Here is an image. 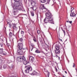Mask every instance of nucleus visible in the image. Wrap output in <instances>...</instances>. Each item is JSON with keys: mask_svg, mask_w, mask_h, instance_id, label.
<instances>
[{"mask_svg": "<svg viewBox=\"0 0 77 77\" xmlns=\"http://www.w3.org/2000/svg\"><path fill=\"white\" fill-rule=\"evenodd\" d=\"M22 2L21 1H20V2H15V3L14 6L13 7L14 9L13 11V13L14 15H16L17 14L18 12V10L17 9V8L21 5Z\"/></svg>", "mask_w": 77, "mask_h": 77, "instance_id": "nucleus-1", "label": "nucleus"}, {"mask_svg": "<svg viewBox=\"0 0 77 77\" xmlns=\"http://www.w3.org/2000/svg\"><path fill=\"white\" fill-rule=\"evenodd\" d=\"M25 72L26 73V74H28V73H30L31 71H32V68L30 65H26L25 66Z\"/></svg>", "mask_w": 77, "mask_h": 77, "instance_id": "nucleus-2", "label": "nucleus"}, {"mask_svg": "<svg viewBox=\"0 0 77 77\" xmlns=\"http://www.w3.org/2000/svg\"><path fill=\"white\" fill-rule=\"evenodd\" d=\"M44 22L45 23H51V24H54V22L53 21V20L51 19V20L50 19V18L48 17H46L45 19L44 20Z\"/></svg>", "mask_w": 77, "mask_h": 77, "instance_id": "nucleus-3", "label": "nucleus"}, {"mask_svg": "<svg viewBox=\"0 0 77 77\" xmlns=\"http://www.w3.org/2000/svg\"><path fill=\"white\" fill-rule=\"evenodd\" d=\"M45 15L46 17H48V18H49L50 20H51V19H53V17H52V16H53V15L51 12H48L46 13Z\"/></svg>", "mask_w": 77, "mask_h": 77, "instance_id": "nucleus-4", "label": "nucleus"}, {"mask_svg": "<svg viewBox=\"0 0 77 77\" xmlns=\"http://www.w3.org/2000/svg\"><path fill=\"white\" fill-rule=\"evenodd\" d=\"M24 56H20L19 57L17 58V60L18 61V62H22L23 61V59L24 58Z\"/></svg>", "mask_w": 77, "mask_h": 77, "instance_id": "nucleus-5", "label": "nucleus"}, {"mask_svg": "<svg viewBox=\"0 0 77 77\" xmlns=\"http://www.w3.org/2000/svg\"><path fill=\"white\" fill-rule=\"evenodd\" d=\"M17 47V49H24L23 48V43H19Z\"/></svg>", "mask_w": 77, "mask_h": 77, "instance_id": "nucleus-6", "label": "nucleus"}, {"mask_svg": "<svg viewBox=\"0 0 77 77\" xmlns=\"http://www.w3.org/2000/svg\"><path fill=\"white\" fill-rule=\"evenodd\" d=\"M23 50H24V49H17V51L18 54L20 55H22L23 54Z\"/></svg>", "mask_w": 77, "mask_h": 77, "instance_id": "nucleus-7", "label": "nucleus"}, {"mask_svg": "<svg viewBox=\"0 0 77 77\" xmlns=\"http://www.w3.org/2000/svg\"><path fill=\"white\" fill-rule=\"evenodd\" d=\"M28 58L29 59V60L31 61V62L33 63L35 60V58L32 56H28Z\"/></svg>", "mask_w": 77, "mask_h": 77, "instance_id": "nucleus-8", "label": "nucleus"}, {"mask_svg": "<svg viewBox=\"0 0 77 77\" xmlns=\"http://www.w3.org/2000/svg\"><path fill=\"white\" fill-rule=\"evenodd\" d=\"M23 59V64H24V65H27V64L28 63L26 61V58L25 57Z\"/></svg>", "mask_w": 77, "mask_h": 77, "instance_id": "nucleus-9", "label": "nucleus"}, {"mask_svg": "<svg viewBox=\"0 0 77 77\" xmlns=\"http://www.w3.org/2000/svg\"><path fill=\"white\" fill-rule=\"evenodd\" d=\"M17 10H18H18L19 11H21V10H22V9H23V7L20 5L19 7H17Z\"/></svg>", "mask_w": 77, "mask_h": 77, "instance_id": "nucleus-10", "label": "nucleus"}, {"mask_svg": "<svg viewBox=\"0 0 77 77\" xmlns=\"http://www.w3.org/2000/svg\"><path fill=\"white\" fill-rule=\"evenodd\" d=\"M31 5H32V6H35V4H36L35 2L33 1H31Z\"/></svg>", "mask_w": 77, "mask_h": 77, "instance_id": "nucleus-11", "label": "nucleus"}, {"mask_svg": "<svg viewBox=\"0 0 77 77\" xmlns=\"http://www.w3.org/2000/svg\"><path fill=\"white\" fill-rule=\"evenodd\" d=\"M31 47H30V49H31V51H32V50L34 48V45L32 43L31 44H30Z\"/></svg>", "mask_w": 77, "mask_h": 77, "instance_id": "nucleus-12", "label": "nucleus"}, {"mask_svg": "<svg viewBox=\"0 0 77 77\" xmlns=\"http://www.w3.org/2000/svg\"><path fill=\"white\" fill-rule=\"evenodd\" d=\"M12 27L14 30H16L17 29V27H16V25L15 24H13Z\"/></svg>", "mask_w": 77, "mask_h": 77, "instance_id": "nucleus-13", "label": "nucleus"}, {"mask_svg": "<svg viewBox=\"0 0 77 77\" xmlns=\"http://www.w3.org/2000/svg\"><path fill=\"white\" fill-rule=\"evenodd\" d=\"M55 53L56 54H59L60 53V50H55Z\"/></svg>", "mask_w": 77, "mask_h": 77, "instance_id": "nucleus-14", "label": "nucleus"}, {"mask_svg": "<svg viewBox=\"0 0 77 77\" xmlns=\"http://www.w3.org/2000/svg\"><path fill=\"white\" fill-rule=\"evenodd\" d=\"M70 16L71 17H74L75 16V14L73 13H71L70 14Z\"/></svg>", "mask_w": 77, "mask_h": 77, "instance_id": "nucleus-15", "label": "nucleus"}, {"mask_svg": "<svg viewBox=\"0 0 77 77\" xmlns=\"http://www.w3.org/2000/svg\"><path fill=\"white\" fill-rule=\"evenodd\" d=\"M35 52L36 53H41V52L38 49H37L35 51Z\"/></svg>", "mask_w": 77, "mask_h": 77, "instance_id": "nucleus-16", "label": "nucleus"}, {"mask_svg": "<svg viewBox=\"0 0 77 77\" xmlns=\"http://www.w3.org/2000/svg\"><path fill=\"white\" fill-rule=\"evenodd\" d=\"M55 49H56V50H59V49H60V47L59 46H55Z\"/></svg>", "mask_w": 77, "mask_h": 77, "instance_id": "nucleus-17", "label": "nucleus"}, {"mask_svg": "<svg viewBox=\"0 0 77 77\" xmlns=\"http://www.w3.org/2000/svg\"><path fill=\"white\" fill-rule=\"evenodd\" d=\"M12 36H13V34L12 32H10L9 34V36L10 38H11Z\"/></svg>", "mask_w": 77, "mask_h": 77, "instance_id": "nucleus-18", "label": "nucleus"}, {"mask_svg": "<svg viewBox=\"0 0 77 77\" xmlns=\"http://www.w3.org/2000/svg\"><path fill=\"white\" fill-rule=\"evenodd\" d=\"M30 12L31 14V16H32V17H33V16H34V13H33V12L32 11H30Z\"/></svg>", "mask_w": 77, "mask_h": 77, "instance_id": "nucleus-19", "label": "nucleus"}, {"mask_svg": "<svg viewBox=\"0 0 77 77\" xmlns=\"http://www.w3.org/2000/svg\"><path fill=\"white\" fill-rule=\"evenodd\" d=\"M42 9H45L46 11H47V9L45 7H44V5H42Z\"/></svg>", "mask_w": 77, "mask_h": 77, "instance_id": "nucleus-20", "label": "nucleus"}, {"mask_svg": "<svg viewBox=\"0 0 77 77\" xmlns=\"http://www.w3.org/2000/svg\"><path fill=\"white\" fill-rule=\"evenodd\" d=\"M19 41H20L21 42H23V38H20Z\"/></svg>", "mask_w": 77, "mask_h": 77, "instance_id": "nucleus-21", "label": "nucleus"}, {"mask_svg": "<svg viewBox=\"0 0 77 77\" xmlns=\"http://www.w3.org/2000/svg\"><path fill=\"white\" fill-rule=\"evenodd\" d=\"M37 72H36L34 71L32 73H31V75H35V74H36Z\"/></svg>", "mask_w": 77, "mask_h": 77, "instance_id": "nucleus-22", "label": "nucleus"}, {"mask_svg": "<svg viewBox=\"0 0 77 77\" xmlns=\"http://www.w3.org/2000/svg\"><path fill=\"white\" fill-rule=\"evenodd\" d=\"M8 68V66L6 65H4L3 66V68L4 69H6V68Z\"/></svg>", "mask_w": 77, "mask_h": 77, "instance_id": "nucleus-23", "label": "nucleus"}, {"mask_svg": "<svg viewBox=\"0 0 77 77\" xmlns=\"http://www.w3.org/2000/svg\"><path fill=\"white\" fill-rule=\"evenodd\" d=\"M14 2H15V3H17L20 2V1H21L20 0H14Z\"/></svg>", "mask_w": 77, "mask_h": 77, "instance_id": "nucleus-24", "label": "nucleus"}, {"mask_svg": "<svg viewBox=\"0 0 77 77\" xmlns=\"http://www.w3.org/2000/svg\"><path fill=\"white\" fill-rule=\"evenodd\" d=\"M40 2L41 3H45L46 1V0H41Z\"/></svg>", "mask_w": 77, "mask_h": 77, "instance_id": "nucleus-25", "label": "nucleus"}, {"mask_svg": "<svg viewBox=\"0 0 77 77\" xmlns=\"http://www.w3.org/2000/svg\"><path fill=\"white\" fill-rule=\"evenodd\" d=\"M3 48L0 49V54L3 53Z\"/></svg>", "mask_w": 77, "mask_h": 77, "instance_id": "nucleus-26", "label": "nucleus"}, {"mask_svg": "<svg viewBox=\"0 0 77 77\" xmlns=\"http://www.w3.org/2000/svg\"><path fill=\"white\" fill-rule=\"evenodd\" d=\"M7 24H9L11 23V22H10V21L9 20H7Z\"/></svg>", "mask_w": 77, "mask_h": 77, "instance_id": "nucleus-27", "label": "nucleus"}, {"mask_svg": "<svg viewBox=\"0 0 77 77\" xmlns=\"http://www.w3.org/2000/svg\"><path fill=\"white\" fill-rule=\"evenodd\" d=\"M33 40L34 42H37V40H36V38L35 37H33Z\"/></svg>", "mask_w": 77, "mask_h": 77, "instance_id": "nucleus-28", "label": "nucleus"}, {"mask_svg": "<svg viewBox=\"0 0 77 77\" xmlns=\"http://www.w3.org/2000/svg\"><path fill=\"white\" fill-rule=\"evenodd\" d=\"M4 45V43H0V46H1V47H2Z\"/></svg>", "mask_w": 77, "mask_h": 77, "instance_id": "nucleus-29", "label": "nucleus"}, {"mask_svg": "<svg viewBox=\"0 0 77 77\" xmlns=\"http://www.w3.org/2000/svg\"><path fill=\"white\" fill-rule=\"evenodd\" d=\"M49 75H50V72H48V73L47 74V75L46 76V77H49Z\"/></svg>", "mask_w": 77, "mask_h": 77, "instance_id": "nucleus-30", "label": "nucleus"}, {"mask_svg": "<svg viewBox=\"0 0 77 77\" xmlns=\"http://www.w3.org/2000/svg\"><path fill=\"white\" fill-rule=\"evenodd\" d=\"M33 10V11H36V7L35 6L34 7Z\"/></svg>", "mask_w": 77, "mask_h": 77, "instance_id": "nucleus-31", "label": "nucleus"}, {"mask_svg": "<svg viewBox=\"0 0 77 77\" xmlns=\"http://www.w3.org/2000/svg\"><path fill=\"white\" fill-rule=\"evenodd\" d=\"M40 31L39 30H38L37 31V33L38 34V35H39V33H40Z\"/></svg>", "mask_w": 77, "mask_h": 77, "instance_id": "nucleus-32", "label": "nucleus"}, {"mask_svg": "<svg viewBox=\"0 0 77 77\" xmlns=\"http://www.w3.org/2000/svg\"><path fill=\"white\" fill-rule=\"evenodd\" d=\"M8 25L9 26V27L11 28V27H12V25H11V24L10 23L9 24H8Z\"/></svg>", "mask_w": 77, "mask_h": 77, "instance_id": "nucleus-33", "label": "nucleus"}, {"mask_svg": "<svg viewBox=\"0 0 77 77\" xmlns=\"http://www.w3.org/2000/svg\"><path fill=\"white\" fill-rule=\"evenodd\" d=\"M74 9V8L73 7H72L71 8V12H72V11H73V10Z\"/></svg>", "mask_w": 77, "mask_h": 77, "instance_id": "nucleus-34", "label": "nucleus"}, {"mask_svg": "<svg viewBox=\"0 0 77 77\" xmlns=\"http://www.w3.org/2000/svg\"><path fill=\"white\" fill-rule=\"evenodd\" d=\"M75 63H73L72 67H73V68H74L75 67Z\"/></svg>", "mask_w": 77, "mask_h": 77, "instance_id": "nucleus-35", "label": "nucleus"}, {"mask_svg": "<svg viewBox=\"0 0 77 77\" xmlns=\"http://www.w3.org/2000/svg\"><path fill=\"white\" fill-rule=\"evenodd\" d=\"M50 0H47V3L48 4H49V3H50Z\"/></svg>", "mask_w": 77, "mask_h": 77, "instance_id": "nucleus-36", "label": "nucleus"}, {"mask_svg": "<svg viewBox=\"0 0 77 77\" xmlns=\"http://www.w3.org/2000/svg\"><path fill=\"white\" fill-rule=\"evenodd\" d=\"M62 30L63 31L64 35H65V30H63V29H62Z\"/></svg>", "mask_w": 77, "mask_h": 77, "instance_id": "nucleus-37", "label": "nucleus"}, {"mask_svg": "<svg viewBox=\"0 0 77 77\" xmlns=\"http://www.w3.org/2000/svg\"><path fill=\"white\" fill-rule=\"evenodd\" d=\"M3 62V60H2L0 59V64H1L2 62Z\"/></svg>", "mask_w": 77, "mask_h": 77, "instance_id": "nucleus-38", "label": "nucleus"}, {"mask_svg": "<svg viewBox=\"0 0 77 77\" xmlns=\"http://www.w3.org/2000/svg\"><path fill=\"white\" fill-rule=\"evenodd\" d=\"M24 31H21V34H24Z\"/></svg>", "mask_w": 77, "mask_h": 77, "instance_id": "nucleus-39", "label": "nucleus"}, {"mask_svg": "<svg viewBox=\"0 0 77 77\" xmlns=\"http://www.w3.org/2000/svg\"><path fill=\"white\" fill-rule=\"evenodd\" d=\"M45 37H44V38H43V40L44 41V42L45 43Z\"/></svg>", "mask_w": 77, "mask_h": 77, "instance_id": "nucleus-40", "label": "nucleus"}, {"mask_svg": "<svg viewBox=\"0 0 77 77\" xmlns=\"http://www.w3.org/2000/svg\"><path fill=\"white\" fill-rule=\"evenodd\" d=\"M55 69L56 70V72H57V71H58V70H57V68L56 67H55Z\"/></svg>", "mask_w": 77, "mask_h": 77, "instance_id": "nucleus-41", "label": "nucleus"}, {"mask_svg": "<svg viewBox=\"0 0 77 77\" xmlns=\"http://www.w3.org/2000/svg\"><path fill=\"white\" fill-rule=\"evenodd\" d=\"M6 53L5 52V53H3V55H4L5 56V55H6Z\"/></svg>", "mask_w": 77, "mask_h": 77, "instance_id": "nucleus-42", "label": "nucleus"}, {"mask_svg": "<svg viewBox=\"0 0 77 77\" xmlns=\"http://www.w3.org/2000/svg\"><path fill=\"white\" fill-rule=\"evenodd\" d=\"M69 22L70 24H72V21H69Z\"/></svg>", "mask_w": 77, "mask_h": 77, "instance_id": "nucleus-43", "label": "nucleus"}, {"mask_svg": "<svg viewBox=\"0 0 77 77\" xmlns=\"http://www.w3.org/2000/svg\"><path fill=\"white\" fill-rule=\"evenodd\" d=\"M30 8H31V9H33H33H34V7H30Z\"/></svg>", "mask_w": 77, "mask_h": 77, "instance_id": "nucleus-44", "label": "nucleus"}, {"mask_svg": "<svg viewBox=\"0 0 77 77\" xmlns=\"http://www.w3.org/2000/svg\"><path fill=\"white\" fill-rule=\"evenodd\" d=\"M7 45L8 47H9V44H7Z\"/></svg>", "mask_w": 77, "mask_h": 77, "instance_id": "nucleus-45", "label": "nucleus"}, {"mask_svg": "<svg viewBox=\"0 0 77 77\" xmlns=\"http://www.w3.org/2000/svg\"><path fill=\"white\" fill-rule=\"evenodd\" d=\"M42 45L43 46H44V43H42Z\"/></svg>", "mask_w": 77, "mask_h": 77, "instance_id": "nucleus-46", "label": "nucleus"}, {"mask_svg": "<svg viewBox=\"0 0 77 77\" xmlns=\"http://www.w3.org/2000/svg\"><path fill=\"white\" fill-rule=\"evenodd\" d=\"M13 60H14V61H11V62H14V61H15V60L14 59H13Z\"/></svg>", "mask_w": 77, "mask_h": 77, "instance_id": "nucleus-47", "label": "nucleus"}, {"mask_svg": "<svg viewBox=\"0 0 77 77\" xmlns=\"http://www.w3.org/2000/svg\"><path fill=\"white\" fill-rule=\"evenodd\" d=\"M57 57H58V58L59 59V60H60V57H59L58 56H57Z\"/></svg>", "mask_w": 77, "mask_h": 77, "instance_id": "nucleus-48", "label": "nucleus"}, {"mask_svg": "<svg viewBox=\"0 0 77 77\" xmlns=\"http://www.w3.org/2000/svg\"><path fill=\"white\" fill-rule=\"evenodd\" d=\"M65 72L66 73V74H67V72L66 71H65Z\"/></svg>", "mask_w": 77, "mask_h": 77, "instance_id": "nucleus-49", "label": "nucleus"}, {"mask_svg": "<svg viewBox=\"0 0 77 77\" xmlns=\"http://www.w3.org/2000/svg\"><path fill=\"white\" fill-rule=\"evenodd\" d=\"M60 41H62V39H60Z\"/></svg>", "mask_w": 77, "mask_h": 77, "instance_id": "nucleus-50", "label": "nucleus"}, {"mask_svg": "<svg viewBox=\"0 0 77 77\" xmlns=\"http://www.w3.org/2000/svg\"><path fill=\"white\" fill-rule=\"evenodd\" d=\"M47 45H46V44H45V48H46V46Z\"/></svg>", "mask_w": 77, "mask_h": 77, "instance_id": "nucleus-51", "label": "nucleus"}, {"mask_svg": "<svg viewBox=\"0 0 77 77\" xmlns=\"http://www.w3.org/2000/svg\"><path fill=\"white\" fill-rule=\"evenodd\" d=\"M11 77H17L13 76H11Z\"/></svg>", "mask_w": 77, "mask_h": 77, "instance_id": "nucleus-52", "label": "nucleus"}, {"mask_svg": "<svg viewBox=\"0 0 77 77\" xmlns=\"http://www.w3.org/2000/svg\"><path fill=\"white\" fill-rule=\"evenodd\" d=\"M63 77H65V76H64V75H63Z\"/></svg>", "mask_w": 77, "mask_h": 77, "instance_id": "nucleus-53", "label": "nucleus"}, {"mask_svg": "<svg viewBox=\"0 0 77 77\" xmlns=\"http://www.w3.org/2000/svg\"><path fill=\"white\" fill-rule=\"evenodd\" d=\"M66 22H67V23H68V22H69L68 21H67Z\"/></svg>", "mask_w": 77, "mask_h": 77, "instance_id": "nucleus-54", "label": "nucleus"}, {"mask_svg": "<svg viewBox=\"0 0 77 77\" xmlns=\"http://www.w3.org/2000/svg\"><path fill=\"white\" fill-rule=\"evenodd\" d=\"M68 63L69 62V60H68Z\"/></svg>", "mask_w": 77, "mask_h": 77, "instance_id": "nucleus-55", "label": "nucleus"}, {"mask_svg": "<svg viewBox=\"0 0 77 77\" xmlns=\"http://www.w3.org/2000/svg\"><path fill=\"white\" fill-rule=\"evenodd\" d=\"M25 15H26V14H24Z\"/></svg>", "mask_w": 77, "mask_h": 77, "instance_id": "nucleus-56", "label": "nucleus"}, {"mask_svg": "<svg viewBox=\"0 0 77 77\" xmlns=\"http://www.w3.org/2000/svg\"><path fill=\"white\" fill-rule=\"evenodd\" d=\"M48 51L47 50H46V51Z\"/></svg>", "mask_w": 77, "mask_h": 77, "instance_id": "nucleus-57", "label": "nucleus"}, {"mask_svg": "<svg viewBox=\"0 0 77 77\" xmlns=\"http://www.w3.org/2000/svg\"><path fill=\"white\" fill-rule=\"evenodd\" d=\"M45 70H46V69H45V71H45Z\"/></svg>", "mask_w": 77, "mask_h": 77, "instance_id": "nucleus-58", "label": "nucleus"}, {"mask_svg": "<svg viewBox=\"0 0 77 77\" xmlns=\"http://www.w3.org/2000/svg\"><path fill=\"white\" fill-rule=\"evenodd\" d=\"M24 1L25 0H24Z\"/></svg>", "mask_w": 77, "mask_h": 77, "instance_id": "nucleus-59", "label": "nucleus"}]
</instances>
